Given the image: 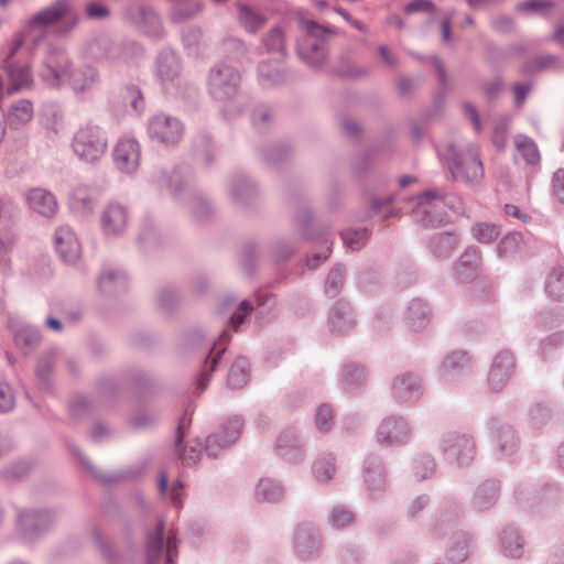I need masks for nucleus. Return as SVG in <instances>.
I'll return each instance as SVG.
<instances>
[{"instance_id": "11", "label": "nucleus", "mask_w": 564, "mask_h": 564, "mask_svg": "<svg viewBox=\"0 0 564 564\" xmlns=\"http://www.w3.org/2000/svg\"><path fill=\"white\" fill-rule=\"evenodd\" d=\"M513 366V357L511 354L505 351L496 357L488 377L492 389L498 390L503 387Z\"/></svg>"}, {"instance_id": "1", "label": "nucleus", "mask_w": 564, "mask_h": 564, "mask_svg": "<svg viewBox=\"0 0 564 564\" xmlns=\"http://www.w3.org/2000/svg\"><path fill=\"white\" fill-rule=\"evenodd\" d=\"M70 10V6L66 0H58L50 8L37 13L30 22L25 34L17 35L11 44L8 57L6 59V67L8 70L11 90H19L25 88L31 84V73L28 66H14L11 63L12 57L28 40L36 43L43 35L44 29L58 21L66 15Z\"/></svg>"}, {"instance_id": "7", "label": "nucleus", "mask_w": 564, "mask_h": 564, "mask_svg": "<svg viewBox=\"0 0 564 564\" xmlns=\"http://www.w3.org/2000/svg\"><path fill=\"white\" fill-rule=\"evenodd\" d=\"M449 169L455 180L469 183L478 182L484 176L482 164L475 154H468L462 159L452 160Z\"/></svg>"}, {"instance_id": "61", "label": "nucleus", "mask_w": 564, "mask_h": 564, "mask_svg": "<svg viewBox=\"0 0 564 564\" xmlns=\"http://www.w3.org/2000/svg\"><path fill=\"white\" fill-rule=\"evenodd\" d=\"M350 23H351V25H354L356 29H358V30H360V31H364V25H362V23H360L359 21L352 20Z\"/></svg>"}, {"instance_id": "22", "label": "nucleus", "mask_w": 564, "mask_h": 564, "mask_svg": "<svg viewBox=\"0 0 564 564\" xmlns=\"http://www.w3.org/2000/svg\"><path fill=\"white\" fill-rule=\"evenodd\" d=\"M517 148L528 163L535 164L539 161L540 154L538 147L532 140L528 138L519 139L517 141Z\"/></svg>"}, {"instance_id": "43", "label": "nucleus", "mask_w": 564, "mask_h": 564, "mask_svg": "<svg viewBox=\"0 0 564 564\" xmlns=\"http://www.w3.org/2000/svg\"><path fill=\"white\" fill-rule=\"evenodd\" d=\"M506 214L512 217L521 219L523 223H527L529 217L527 215H522L519 208L514 205H506L505 207Z\"/></svg>"}, {"instance_id": "31", "label": "nucleus", "mask_w": 564, "mask_h": 564, "mask_svg": "<svg viewBox=\"0 0 564 564\" xmlns=\"http://www.w3.org/2000/svg\"><path fill=\"white\" fill-rule=\"evenodd\" d=\"M352 521V513L346 509H335L333 512L334 525L340 528L349 524Z\"/></svg>"}, {"instance_id": "10", "label": "nucleus", "mask_w": 564, "mask_h": 564, "mask_svg": "<svg viewBox=\"0 0 564 564\" xmlns=\"http://www.w3.org/2000/svg\"><path fill=\"white\" fill-rule=\"evenodd\" d=\"M302 28L306 32V39L300 46L301 54L306 55V50L311 47L313 52L316 53V59L322 58L323 52L321 39L328 33V30L312 20H303Z\"/></svg>"}, {"instance_id": "15", "label": "nucleus", "mask_w": 564, "mask_h": 564, "mask_svg": "<svg viewBox=\"0 0 564 564\" xmlns=\"http://www.w3.org/2000/svg\"><path fill=\"white\" fill-rule=\"evenodd\" d=\"M32 118V104L29 100H19L10 107L6 121L11 128L18 129L30 122Z\"/></svg>"}, {"instance_id": "28", "label": "nucleus", "mask_w": 564, "mask_h": 564, "mask_svg": "<svg viewBox=\"0 0 564 564\" xmlns=\"http://www.w3.org/2000/svg\"><path fill=\"white\" fill-rule=\"evenodd\" d=\"M314 473L319 480H328L334 473V466L329 460H317L314 464Z\"/></svg>"}, {"instance_id": "21", "label": "nucleus", "mask_w": 564, "mask_h": 564, "mask_svg": "<svg viewBox=\"0 0 564 564\" xmlns=\"http://www.w3.org/2000/svg\"><path fill=\"white\" fill-rule=\"evenodd\" d=\"M502 545L507 556L520 557L522 545L516 531H506L502 536Z\"/></svg>"}, {"instance_id": "9", "label": "nucleus", "mask_w": 564, "mask_h": 564, "mask_svg": "<svg viewBox=\"0 0 564 564\" xmlns=\"http://www.w3.org/2000/svg\"><path fill=\"white\" fill-rule=\"evenodd\" d=\"M55 248L66 262H74L79 258V242L73 230L68 227H61L57 229L55 234Z\"/></svg>"}, {"instance_id": "48", "label": "nucleus", "mask_w": 564, "mask_h": 564, "mask_svg": "<svg viewBox=\"0 0 564 564\" xmlns=\"http://www.w3.org/2000/svg\"><path fill=\"white\" fill-rule=\"evenodd\" d=\"M200 455V452H196L194 448L191 449V453L185 455L183 457V460L186 463V464H195L198 459Z\"/></svg>"}, {"instance_id": "55", "label": "nucleus", "mask_w": 564, "mask_h": 564, "mask_svg": "<svg viewBox=\"0 0 564 564\" xmlns=\"http://www.w3.org/2000/svg\"><path fill=\"white\" fill-rule=\"evenodd\" d=\"M490 0H468V4L471 7V8H478L480 6H484L486 3H488Z\"/></svg>"}, {"instance_id": "64", "label": "nucleus", "mask_w": 564, "mask_h": 564, "mask_svg": "<svg viewBox=\"0 0 564 564\" xmlns=\"http://www.w3.org/2000/svg\"><path fill=\"white\" fill-rule=\"evenodd\" d=\"M265 66H267L265 64H261V65H260V73H261V75H263V76H269V74H268V73H265V70H264Z\"/></svg>"}, {"instance_id": "38", "label": "nucleus", "mask_w": 564, "mask_h": 564, "mask_svg": "<svg viewBox=\"0 0 564 564\" xmlns=\"http://www.w3.org/2000/svg\"><path fill=\"white\" fill-rule=\"evenodd\" d=\"M513 91L516 96V102L518 106H520L529 93V87L522 84H518L514 86Z\"/></svg>"}, {"instance_id": "14", "label": "nucleus", "mask_w": 564, "mask_h": 564, "mask_svg": "<svg viewBox=\"0 0 564 564\" xmlns=\"http://www.w3.org/2000/svg\"><path fill=\"white\" fill-rule=\"evenodd\" d=\"M127 224V214L122 206L110 204L102 214V226L107 234L120 232Z\"/></svg>"}, {"instance_id": "27", "label": "nucleus", "mask_w": 564, "mask_h": 564, "mask_svg": "<svg viewBox=\"0 0 564 564\" xmlns=\"http://www.w3.org/2000/svg\"><path fill=\"white\" fill-rule=\"evenodd\" d=\"M14 406V395L11 388L0 383V412L10 411Z\"/></svg>"}, {"instance_id": "12", "label": "nucleus", "mask_w": 564, "mask_h": 564, "mask_svg": "<svg viewBox=\"0 0 564 564\" xmlns=\"http://www.w3.org/2000/svg\"><path fill=\"white\" fill-rule=\"evenodd\" d=\"M28 204L30 208L45 217L54 216L57 210L55 197L43 188L31 189L28 194Z\"/></svg>"}, {"instance_id": "60", "label": "nucleus", "mask_w": 564, "mask_h": 564, "mask_svg": "<svg viewBox=\"0 0 564 564\" xmlns=\"http://www.w3.org/2000/svg\"><path fill=\"white\" fill-rule=\"evenodd\" d=\"M221 351H223V350L218 351V352H217V355H216L215 357H212V367H210V371H214L215 366H216V364H217V360H218V358H219V356H220Z\"/></svg>"}, {"instance_id": "63", "label": "nucleus", "mask_w": 564, "mask_h": 564, "mask_svg": "<svg viewBox=\"0 0 564 564\" xmlns=\"http://www.w3.org/2000/svg\"><path fill=\"white\" fill-rule=\"evenodd\" d=\"M4 134H6V129L2 124V122H0V141L3 139Z\"/></svg>"}, {"instance_id": "57", "label": "nucleus", "mask_w": 564, "mask_h": 564, "mask_svg": "<svg viewBox=\"0 0 564 564\" xmlns=\"http://www.w3.org/2000/svg\"><path fill=\"white\" fill-rule=\"evenodd\" d=\"M414 182V180L410 176H403L399 180V183L402 187L408 186L410 183Z\"/></svg>"}, {"instance_id": "33", "label": "nucleus", "mask_w": 564, "mask_h": 564, "mask_svg": "<svg viewBox=\"0 0 564 564\" xmlns=\"http://www.w3.org/2000/svg\"><path fill=\"white\" fill-rule=\"evenodd\" d=\"M87 15L93 19L105 18L108 14L106 7L99 3H89L86 8Z\"/></svg>"}, {"instance_id": "5", "label": "nucleus", "mask_w": 564, "mask_h": 564, "mask_svg": "<svg viewBox=\"0 0 564 564\" xmlns=\"http://www.w3.org/2000/svg\"><path fill=\"white\" fill-rule=\"evenodd\" d=\"M112 156L118 170L131 174L138 170L140 164V145L134 139H121L116 144Z\"/></svg>"}, {"instance_id": "59", "label": "nucleus", "mask_w": 564, "mask_h": 564, "mask_svg": "<svg viewBox=\"0 0 564 564\" xmlns=\"http://www.w3.org/2000/svg\"><path fill=\"white\" fill-rule=\"evenodd\" d=\"M207 381H208V378H205L204 375H202V377L199 378L198 380V387L204 390L207 386Z\"/></svg>"}, {"instance_id": "17", "label": "nucleus", "mask_w": 564, "mask_h": 564, "mask_svg": "<svg viewBox=\"0 0 564 564\" xmlns=\"http://www.w3.org/2000/svg\"><path fill=\"white\" fill-rule=\"evenodd\" d=\"M257 496L262 501L273 502L282 496V489L273 480L262 479L258 484Z\"/></svg>"}, {"instance_id": "25", "label": "nucleus", "mask_w": 564, "mask_h": 564, "mask_svg": "<svg viewBox=\"0 0 564 564\" xmlns=\"http://www.w3.org/2000/svg\"><path fill=\"white\" fill-rule=\"evenodd\" d=\"M368 239L366 230H347L343 234L344 242L352 250L359 249Z\"/></svg>"}, {"instance_id": "45", "label": "nucleus", "mask_w": 564, "mask_h": 564, "mask_svg": "<svg viewBox=\"0 0 564 564\" xmlns=\"http://www.w3.org/2000/svg\"><path fill=\"white\" fill-rule=\"evenodd\" d=\"M465 108L467 113L470 116V119L473 120L475 130L478 131L480 129V122L476 109L469 105H467Z\"/></svg>"}, {"instance_id": "20", "label": "nucleus", "mask_w": 564, "mask_h": 564, "mask_svg": "<svg viewBox=\"0 0 564 564\" xmlns=\"http://www.w3.org/2000/svg\"><path fill=\"white\" fill-rule=\"evenodd\" d=\"M547 293L556 300L564 299V272L560 269L553 271L546 284Z\"/></svg>"}, {"instance_id": "23", "label": "nucleus", "mask_w": 564, "mask_h": 564, "mask_svg": "<svg viewBox=\"0 0 564 564\" xmlns=\"http://www.w3.org/2000/svg\"><path fill=\"white\" fill-rule=\"evenodd\" d=\"M475 238L484 243L495 240L499 236V231L495 225L477 224L473 228Z\"/></svg>"}, {"instance_id": "4", "label": "nucleus", "mask_w": 564, "mask_h": 564, "mask_svg": "<svg viewBox=\"0 0 564 564\" xmlns=\"http://www.w3.org/2000/svg\"><path fill=\"white\" fill-rule=\"evenodd\" d=\"M240 76L231 67L213 69L209 77V91L220 101L231 100L237 95Z\"/></svg>"}, {"instance_id": "32", "label": "nucleus", "mask_w": 564, "mask_h": 564, "mask_svg": "<svg viewBox=\"0 0 564 564\" xmlns=\"http://www.w3.org/2000/svg\"><path fill=\"white\" fill-rule=\"evenodd\" d=\"M165 66H167L169 68L176 67L177 63L175 58L173 56H166L163 59H160L159 62L158 72L160 76L163 78H170L174 75V73L171 74L169 70H165Z\"/></svg>"}, {"instance_id": "29", "label": "nucleus", "mask_w": 564, "mask_h": 564, "mask_svg": "<svg viewBox=\"0 0 564 564\" xmlns=\"http://www.w3.org/2000/svg\"><path fill=\"white\" fill-rule=\"evenodd\" d=\"M265 46L273 51H281L284 47L283 33L280 29H274L268 34Z\"/></svg>"}, {"instance_id": "44", "label": "nucleus", "mask_w": 564, "mask_h": 564, "mask_svg": "<svg viewBox=\"0 0 564 564\" xmlns=\"http://www.w3.org/2000/svg\"><path fill=\"white\" fill-rule=\"evenodd\" d=\"M183 484L181 481H178L175 486H173L172 490H171V500L173 501L174 505L176 506H180L181 505V499H180V491L183 489Z\"/></svg>"}, {"instance_id": "49", "label": "nucleus", "mask_w": 564, "mask_h": 564, "mask_svg": "<svg viewBox=\"0 0 564 564\" xmlns=\"http://www.w3.org/2000/svg\"><path fill=\"white\" fill-rule=\"evenodd\" d=\"M436 196H437V194L435 192H432V191L425 192L424 194H422L419 197L420 205H424L425 203L430 202L431 199L436 198Z\"/></svg>"}, {"instance_id": "13", "label": "nucleus", "mask_w": 564, "mask_h": 564, "mask_svg": "<svg viewBox=\"0 0 564 564\" xmlns=\"http://www.w3.org/2000/svg\"><path fill=\"white\" fill-rule=\"evenodd\" d=\"M406 435V426L402 421L388 419L379 427L378 440L382 444H394L402 442Z\"/></svg>"}, {"instance_id": "40", "label": "nucleus", "mask_w": 564, "mask_h": 564, "mask_svg": "<svg viewBox=\"0 0 564 564\" xmlns=\"http://www.w3.org/2000/svg\"><path fill=\"white\" fill-rule=\"evenodd\" d=\"M177 542L175 536H169L166 542V563L173 564L174 550H176Z\"/></svg>"}, {"instance_id": "2", "label": "nucleus", "mask_w": 564, "mask_h": 564, "mask_svg": "<svg viewBox=\"0 0 564 564\" xmlns=\"http://www.w3.org/2000/svg\"><path fill=\"white\" fill-rule=\"evenodd\" d=\"M43 78L51 85L68 84L74 91H84L96 80V72L91 67L70 69L65 54L57 53L48 57Z\"/></svg>"}, {"instance_id": "18", "label": "nucleus", "mask_w": 564, "mask_h": 564, "mask_svg": "<svg viewBox=\"0 0 564 564\" xmlns=\"http://www.w3.org/2000/svg\"><path fill=\"white\" fill-rule=\"evenodd\" d=\"M163 524L160 523L155 536L148 542V564H156L163 553Z\"/></svg>"}, {"instance_id": "52", "label": "nucleus", "mask_w": 564, "mask_h": 564, "mask_svg": "<svg viewBox=\"0 0 564 564\" xmlns=\"http://www.w3.org/2000/svg\"><path fill=\"white\" fill-rule=\"evenodd\" d=\"M46 323L47 326L54 330H59L62 328L61 322L56 318L50 317Z\"/></svg>"}, {"instance_id": "50", "label": "nucleus", "mask_w": 564, "mask_h": 564, "mask_svg": "<svg viewBox=\"0 0 564 564\" xmlns=\"http://www.w3.org/2000/svg\"><path fill=\"white\" fill-rule=\"evenodd\" d=\"M554 37L561 45L564 46V23L557 26Z\"/></svg>"}, {"instance_id": "16", "label": "nucleus", "mask_w": 564, "mask_h": 564, "mask_svg": "<svg viewBox=\"0 0 564 564\" xmlns=\"http://www.w3.org/2000/svg\"><path fill=\"white\" fill-rule=\"evenodd\" d=\"M248 380V362L245 358H238L232 365L228 382L232 388H240L246 384Z\"/></svg>"}, {"instance_id": "46", "label": "nucleus", "mask_w": 564, "mask_h": 564, "mask_svg": "<svg viewBox=\"0 0 564 564\" xmlns=\"http://www.w3.org/2000/svg\"><path fill=\"white\" fill-rule=\"evenodd\" d=\"M442 37L445 42L451 41V19H445L442 22Z\"/></svg>"}, {"instance_id": "56", "label": "nucleus", "mask_w": 564, "mask_h": 564, "mask_svg": "<svg viewBox=\"0 0 564 564\" xmlns=\"http://www.w3.org/2000/svg\"><path fill=\"white\" fill-rule=\"evenodd\" d=\"M7 245L4 243L3 240L0 239V263L2 262V260L4 259V256L7 253Z\"/></svg>"}, {"instance_id": "54", "label": "nucleus", "mask_w": 564, "mask_h": 564, "mask_svg": "<svg viewBox=\"0 0 564 564\" xmlns=\"http://www.w3.org/2000/svg\"><path fill=\"white\" fill-rule=\"evenodd\" d=\"M166 485H167V476L165 474H162L160 477V484H159V488H160L161 492H165Z\"/></svg>"}, {"instance_id": "8", "label": "nucleus", "mask_w": 564, "mask_h": 564, "mask_svg": "<svg viewBox=\"0 0 564 564\" xmlns=\"http://www.w3.org/2000/svg\"><path fill=\"white\" fill-rule=\"evenodd\" d=\"M242 421L238 417L229 420L220 432L209 435L206 440L208 455L216 456V447H226L232 444L242 431Z\"/></svg>"}, {"instance_id": "62", "label": "nucleus", "mask_w": 564, "mask_h": 564, "mask_svg": "<svg viewBox=\"0 0 564 564\" xmlns=\"http://www.w3.org/2000/svg\"><path fill=\"white\" fill-rule=\"evenodd\" d=\"M338 13L346 20L348 21L349 23L352 21L350 15L346 12H344L343 10H338Z\"/></svg>"}, {"instance_id": "37", "label": "nucleus", "mask_w": 564, "mask_h": 564, "mask_svg": "<svg viewBox=\"0 0 564 564\" xmlns=\"http://www.w3.org/2000/svg\"><path fill=\"white\" fill-rule=\"evenodd\" d=\"M408 381H409V388L414 386L413 378L410 376L404 377L400 382L395 383L394 388L400 398L406 399L404 395V392L408 389Z\"/></svg>"}, {"instance_id": "42", "label": "nucleus", "mask_w": 564, "mask_h": 564, "mask_svg": "<svg viewBox=\"0 0 564 564\" xmlns=\"http://www.w3.org/2000/svg\"><path fill=\"white\" fill-rule=\"evenodd\" d=\"M547 3L545 1H542V0H531V1H528V2H523V3H520L518 6V9L519 10H538V9H541V8H544L546 7Z\"/></svg>"}, {"instance_id": "39", "label": "nucleus", "mask_w": 564, "mask_h": 564, "mask_svg": "<svg viewBox=\"0 0 564 564\" xmlns=\"http://www.w3.org/2000/svg\"><path fill=\"white\" fill-rule=\"evenodd\" d=\"M130 97H131V105L134 108V110L140 111L143 108V99L141 96V93L138 89H131L130 90Z\"/></svg>"}, {"instance_id": "53", "label": "nucleus", "mask_w": 564, "mask_h": 564, "mask_svg": "<svg viewBox=\"0 0 564 564\" xmlns=\"http://www.w3.org/2000/svg\"><path fill=\"white\" fill-rule=\"evenodd\" d=\"M500 86H501L500 83L496 82L491 86L486 87V93L489 96H492L496 91H498L500 89Z\"/></svg>"}, {"instance_id": "3", "label": "nucleus", "mask_w": 564, "mask_h": 564, "mask_svg": "<svg viewBox=\"0 0 564 564\" xmlns=\"http://www.w3.org/2000/svg\"><path fill=\"white\" fill-rule=\"evenodd\" d=\"M72 148L80 160L89 163L96 162L107 152L106 132L90 123L82 126L74 134Z\"/></svg>"}, {"instance_id": "26", "label": "nucleus", "mask_w": 564, "mask_h": 564, "mask_svg": "<svg viewBox=\"0 0 564 564\" xmlns=\"http://www.w3.org/2000/svg\"><path fill=\"white\" fill-rule=\"evenodd\" d=\"M333 421L332 410L327 405H321L316 413V425L319 431H328Z\"/></svg>"}, {"instance_id": "35", "label": "nucleus", "mask_w": 564, "mask_h": 564, "mask_svg": "<svg viewBox=\"0 0 564 564\" xmlns=\"http://www.w3.org/2000/svg\"><path fill=\"white\" fill-rule=\"evenodd\" d=\"M48 516L40 512L28 513L21 517V523L23 527H28L37 521H46L48 520Z\"/></svg>"}, {"instance_id": "58", "label": "nucleus", "mask_w": 564, "mask_h": 564, "mask_svg": "<svg viewBox=\"0 0 564 564\" xmlns=\"http://www.w3.org/2000/svg\"><path fill=\"white\" fill-rule=\"evenodd\" d=\"M183 437H184L183 424L180 423L178 429H177V434H176V442L181 443Z\"/></svg>"}, {"instance_id": "30", "label": "nucleus", "mask_w": 564, "mask_h": 564, "mask_svg": "<svg viewBox=\"0 0 564 564\" xmlns=\"http://www.w3.org/2000/svg\"><path fill=\"white\" fill-rule=\"evenodd\" d=\"M252 306L247 302L243 301L238 311L235 312V314L231 317V324L235 330L238 329L239 325L242 324L245 317L252 311Z\"/></svg>"}, {"instance_id": "36", "label": "nucleus", "mask_w": 564, "mask_h": 564, "mask_svg": "<svg viewBox=\"0 0 564 564\" xmlns=\"http://www.w3.org/2000/svg\"><path fill=\"white\" fill-rule=\"evenodd\" d=\"M431 7L432 3L429 0H414L413 2L406 6L405 11L411 13L420 10L430 9Z\"/></svg>"}, {"instance_id": "19", "label": "nucleus", "mask_w": 564, "mask_h": 564, "mask_svg": "<svg viewBox=\"0 0 564 564\" xmlns=\"http://www.w3.org/2000/svg\"><path fill=\"white\" fill-rule=\"evenodd\" d=\"M240 21L243 24V26L250 32L258 31L265 23V20L262 15L247 7H242L240 10Z\"/></svg>"}, {"instance_id": "51", "label": "nucleus", "mask_w": 564, "mask_h": 564, "mask_svg": "<svg viewBox=\"0 0 564 564\" xmlns=\"http://www.w3.org/2000/svg\"><path fill=\"white\" fill-rule=\"evenodd\" d=\"M344 130L348 134H355L358 131V126L355 122H345Z\"/></svg>"}, {"instance_id": "47", "label": "nucleus", "mask_w": 564, "mask_h": 564, "mask_svg": "<svg viewBox=\"0 0 564 564\" xmlns=\"http://www.w3.org/2000/svg\"><path fill=\"white\" fill-rule=\"evenodd\" d=\"M379 52L387 64L393 65L395 63L394 57L391 55V53L386 46H381Z\"/></svg>"}, {"instance_id": "34", "label": "nucleus", "mask_w": 564, "mask_h": 564, "mask_svg": "<svg viewBox=\"0 0 564 564\" xmlns=\"http://www.w3.org/2000/svg\"><path fill=\"white\" fill-rule=\"evenodd\" d=\"M556 196L564 202V170H558L553 178Z\"/></svg>"}, {"instance_id": "6", "label": "nucleus", "mask_w": 564, "mask_h": 564, "mask_svg": "<svg viewBox=\"0 0 564 564\" xmlns=\"http://www.w3.org/2000/svg\"><path fill=\"white\" fill-rule=\"evenodd\" d=\"M181 122L164 115L153 117L149 123V133L153 139L165 143L176 142L182 134Z\"/></svg>"}, {"instance_id": "41", "label": "nucleus", "mask_w": 564, "mask_h": 564, "mask_svg": "<svg viewBox=\"0 0 564 564\" xmlns=\"http://www.w3.org/2000/svg\"><path fill=\"white\" fill-rule=\"evenodd\" d=\"M343 280V274L339 270H333L327 278L326 282V292H329L328 285L336 286L337 284H340Z\"/></svg>"}, {"instance_id": "24", "label": "nucleus", "mask_w": 564, "mask_h": 564, "mask_svg": "<svg viewBox=\"0 0 564 564\" xmlns=\"http://www.w3.org/2000/svg\"><path fill=\"white\" fill-rule=\"evenodd\" d=\"M458 451L457 459L460 464H465L474 456V444L466 437H459L452 451Z\"/></svg>"}]
</instances>
